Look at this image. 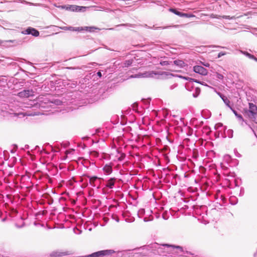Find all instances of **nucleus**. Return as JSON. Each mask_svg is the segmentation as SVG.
Segmentation results:
<instances>
[{"mask_svg":"<svg viewBox=\"0 0 257 257\" xmlns=\"http://www.w3.org/2000/svg\"><path fill=\"white\" fill-rule=\"evenodd\" d=\"M114 250L113 249L102 250L86 255L85 257H103L105 255H110L114 253Z\"/></svg>","mask_w":257,"mask_h":257,"instance_id":"nucleus-1","label":"nucleus"},{"mask_svg":"<svg viewBox=\"0 0 257 257\" xmlns=\"http://www.w3.org/2000/svg\"><path fill=\"white\" fill-rule=\"evenodd\" d=\"M257 115V106L253 103H249L248 115L251 118H255Z\"/></svg>","mask_w":257,"mask_h":257,"instance_id":"nucleus-2","label":"nucleus"},{"mask_svg":"<svg viewBox=\"0 0 257 257\" xmlns=\"http://www.w3.org/2000/svg\"><path fill=\"white\" fill-rule=\"evenodd\" d=\"M169 11L176 15L179 16L180 17H185V18H192L194 17V15L189 14V13H184L178 11L177 9L175 8H170Z\"/></svg>","mask_w":257,"mask_h":257,"instance_id":"nucleus-3","label":"nucleus"},{"mask_svg":"<svg viewBox=\"0 0 257 257\" xmlns=\"http://www.w3.org/2000/svg\"><path fill=\"white\" fill-rule=\"evenodd\" d=\"M22 34L24 35H32L33 36L38 37L39 36L40 33L39 31L37 29L29 27L27 28L26 30L23 31Z\"/></svg>","mask_w":257,"mask_h":257,"instance_id":"nucleus-4","label":"nucleus"},{"mask_svg":"<svg viewBox=\"0 0 257 257\" xmlns=\"http://www.w3.org/2000/svg\"><path fill=\"white\" fill-rule=\"evenodd\" d=\"M34 91L32 89H24L18 93V96L21 98H28L34 95Z\"/></svg>","mask_w":257,"mask_h":257,"instance_id":"nucleus-5","label":"nucleus"},{"mask_svg":"<svg viewBox=\"0 0 257 257\" xmlns=\"http://www.w3.org/2000/svg\"><path fill=\"white\" fill-rule=\"evenodd\" d=\"M193 71L196 73H198L203 76H205L207 74V70L200 65H195L193 67Z\"/></svg>","mask_w":257,"mask_h":257,"instance_id":"nucleus-6","label":"nucleus"},{"mask_svg":"<svg viewBox=\"0 0 257 257\" xmlns=\"http://www.w3.org/2000/svg\"><path fill=\"white\" fill-rule=\"evenodd\" d=\"M156 74L154 73L153 72H146L144 73H140L138 74H135L134 75H132L131 77L132 78H138V77H153V75Z\"/></svg>","mask_w":257,"mask_h":257,"instance_id":"nucleus-7","label":"nucleus"},{"mask_svg":"<svg viewBox=\"0 0 257 257\" xmlns=\"http://www.w3.org/2000/svg\"><path fill=\"white\" fill-rule=\"evenodd\" d=\"M182 25H172V26H168L166 27H155V25H153L152 27H148V29H154V30H161V29H166L169 28H179L180 27H182Z\"/></svg>","mask_w":257,"mask_h":257,"instance_id":"nucleus-8","label":"nucleus"},{"mask_svg":"<svg viewBox=\"0 0 257 257\" xmlns=\"http://www.w3.org/2000/svg\"><path fill=\"white\" fill-rule=\"evenodd\" d=\"M103 171L106 175H109L112 172V165L111 163L105 164L103 168Z\"/></svg>","mask_w":257,"mask_h":257,"instance_id":"nucleus-9","label":"nucleus"},{"mask_svg":"<svg viewBox=\"0 0 257 257\" xmlns=\"http://www.w3.org/2000/svg\"><path fill=\"white\" fill-rule=\"evenodd\" d=\"M218 94L219 95L225 105L230 108L232 106L230 105V102L227 97L220 92L218 93Z\"/></svg>","mask_w":257,"mask_h":257,"instance_id":"nucleus-10","label":"nucleus"},{"mask_svg":"<svg viewBox=\"0 0 257 257\" xmlns=\"http://www.w3.org/2000/svg\"><path fill=\"white\" fill-rule=\"evenodd\" d=\"M68 254H69L68 253V252H67V251L62 252V251H53L51 253L50 255L52 257H61V256H63L66 255Z\"/></svg>","mask_w":257,"mask_h":257,"instance_id":"nucleus-11","label":"nucleus"},{"mask_svg":"<svg viewBox=\"0 0 257 257\" xmlns=\"http://www.w3.org/2000/svg\"><path fill=\"white\" fill-rule=\"evenodd\" d=\"M116 181V178H109L106 182V187L112 189L114 187L115 182Z\"/></svg>","mask_w":257,"mask_h":257,"instance_id":"nucleus-12","label":"nucleus"},{"mask_svg":"<svg viewBox=\"0 0 257 257\" xmlns=\"http://www.w3.org/2000/svg\"><path fill=\"white\" fill-rule=\"evenodd\" d=\"M82 29V31H85L89 32H93L95 30H100L98 28L94 27V26H91V27H80Z\"/></svg>","mask_w":257,"mask_h":257,"instance_id":"nucleus-13","label":"nucleus"},{"mask_svg":"<svg viewBox=\"0 0 257 257\" xmlns=\"http://www.w3.org/2000/svg\"><path fill=\"white\" fill-rule=\"evenodd\" d=\"M63 29L64 30H69L70 31H76V32H82V29L80 28V27H74L72 26L69 27H64Z\"/></svg>","mask_w":257,"mask_h":257,"instance_id":"nucleus-14","label":"nucleus"},{"mask_svg":"<svg viewBox=\"0 0 257 257\" xmlns=\"http://www.w3.org/2000/svg\"><path fill=\"white\" fill-rule=\"evenodd\" d=\"M85 7H79L75 5H68V11H80L81 8H84Z\"/></svg>","mask_w":257,"mask_h":257,"instance_id":"nucleus-15","label":"nucleus"},{"mask_svg":"<svg viewBox=\"0 0 257 257\" xmlns=\"http://www.w3.org/2000/svg\"><path fill=\"white\" fill-rule=\"evenodd\" d=\"M173 63L174 65L178 66L179 68H182L185 66V62L181 60H176L173 61Z\"/></svg>","mask_w":257,"mask_h":257,"instance_id":"nucleus-16","label":"nucleus"},{"mask_svg":"<svg viewBox=\"0 0 257 257\" xmlns=\"http://www.w3.org/2000/svg\"><path fill=\"white\" fill-rule=\"evenodd\" d=\"M230 109L231 110V111L233 112V113L234 114L235 116L238 118V119L239 121H245L243 118L242 117L241 114L238 113L237 111H236L233 107L231 106Z\"/></svg>","mask_w":257,"mask_h":257,"instance_id":"nucleus-17","label":"nucleus"},{"mask_svg":"<svg viewBox=\"0 0 257 257\" xmlns=\"http://www.w3.org/2000/svg\"><path fill=\"white\" fill-rule=\"evenodd\" d=\"M240 52L242 54H243L244 55H245V56L248 57V58H249L250 59H252V60H254L255 61L257 62V58L254 55L249 53L247 51H240Z\"/></svg>","mask_w":257,"mask_h":257,"instance_id":"nucleus-18","label":"nucleus"},{"mask_svg":"<svg viewBox=\"0 0 257 257\" xmlns=\"http://www.w3.org/2000/svg\"><path fill=\"white\" fill-rule=\"evenodd\" d=\"M117 152L118 155L116 156L118 161L121 162L125 158V154L119 150H117Z\"/></svg>","mask_w":257,"mask_h":257,"instance_id":"nucleus-19","label":"nucleus"},{"mask_svg":"<svg viewBox=\"0 0 257 257\" xmlns=\"http://www.w3.org/2000/svg\"><path fill=\"white\" fill-rule=\"evenodd\" d=\"M116 27H130L132 28H136V25L135 24H121L119 25H117L116 26Z\"/></svg>","mask_w":257,"mask_h":257,"instance_id":"nucleus-20","label":"nucleus"},{"mask_svg":"<svg viewBox=\"0 0 257 257\" xmlns=\"http://www.w3.org/2000/svg\"><path fill=\"white\" fill-rule=\"evenodd\" d=\"M145 214V210L143 208H142V209H140V210H139V211H138V216L139 217V218H142L143 217V216H144Z\"/></svg>","mask_w":257,"mask_h":257,"instance_id":"nucleus-21","label":"nucleus"},{"mask_svg":"<svg viewBox=\"0 0 257 257\" xmlns=\"http://www.w3.org/2000/svg\"><path fill=\"white\" fill-rule=\"evenodd\" d=\"M133 60L132 59L127 60L123 63V67H127L131 66L133 63Z\"/></svg>","mask_w":257,"mask_h":257,"instance_id":"nucleus-22","label":"nucleus"},{"mask_svg":"<svg viewBox=\"0 0 257 257\" xmlns=\"http://www.w3.org/2000/svg\"><path fill=\"white\" fill-rule=\"evenodd\" d=\"M200 93V89L199 87L195 88V92L193 93V96L195 98L198 96Z\"/></svg>","mask_w":257,"mask_h":257,"instance_id":"nucleus-23","label":"nucleus"},{"mask_svg":"<svg viewBox=\"0 0 257 257\" xmlns=\"http://www.w3.org/2000/svg\"><path fill=\"white\" fill-rule=\"evenodd\" d=\"M164 245L168 246V247H171L172 248H178V249H180V250L181 251H183V247L179 245H169V244H164Z\"/></svg>","mask_w":257,"mask_h":257,"instance_id":"nucleus-24","label":"nucleus"},{"mask_svg":"<svg viewBox=\"0 0 257 257\" xmlns=\"http://www.w3.org/2000/svg\"><path fill=\"white\" fill-rule=\"evenodd\" d=\"M220 200L222 202H219V204L221 206H223L224 204L226 203V198L223 195L220 196ZM217 203H218V202H217Z\"/></svg>","mask_w":257,"mask_h":257,"instance_id":"nucleus-25","label":"nucleus"},{"mask_svg":"<svg viewBox=\"0 0 257 257\" xmlns=\"http://www.w3.org/2000/svg\"><path fill=\"white\" fill-rule=\"evenodd\" d=\"M227 136H228V137L229 138H232L233 137V131L232 130H228L227 131Z\"/></svg>","mask_w":257,"mask_h":257,"instance_id":"nucleus-26","label":"nucleus"},{"mask_svg":"<svg viewBox=\"0 0 257 257\" xmlns=\"http://www.w3.org/2000/svg\"><path fill=\"white\" fill-rule=\"evenodd\" d=\"M221 18L224 19H227V20H233L235 19V17L232 16L230 17V16H221Z\"/></svg>","mask_w":257,"mask_h":257,"instance_id":"nucleus-27","label":"nucleus"},{"mask_svg":"<svg viewBox=\"0 0 257 257\" xmlns=\"http://www.w3.org/2000/svg\"><path fill=\"white\" fill-rule=\"evenodd\" d=\"M179 77L180 78H182L185 80H188L190 82H192L193 80V78H190V77H186V76H179Z\"/></svg>","mask_w":257,"mask_h":257,"instance_id":"nucleus-28","label":"nucleus"},{"mask_svg":"<svg viewBox=\"0 0 257 257\" xmlns=\"http://www.w3.org/2000/svg\"><path fill=\"white\" fill-rule=\"evenodd\" d=\"M216 77L217 78H218L219 80H223L224 78V76L222 74H220L217 72L216 73Z\"/></svg>","mask_w":257,"mask_h":257,"instance_id":"nucleus-29","label":"nucleus"},{"mask_svg":"<svg viewBox=\"0 0 257 257\" xmlns=\"http://www.w3.org/2000/svg\"><path fill=\"white\" fill-rule=\"evenodd\" d=\"M6 76H0V82L2 83H6L7 79L5 78Z\"/></svg>","mask_w":257,"mask_h":257,"instance_id":"nucleus-30","label":"nucleus"},{"mask_svg":"<svg viewBox=\"0 0 257 257\" xmlns=\"http://www.w3.org/2000/svg\"><path fill=\"white\" fill-rule=\"evenodd\" d=\"M153 219V216H150L149 218L148 217H145L143 220H144V221L145 222H148V221H151Z\"/></svg>","mask_w":257,"mask_h":257,"instance_id":"nucleus-31","label":"nucleus"},{"mask_svg":"<svg viewBox=\"0 0 257 257\" xmlns=\"http://www.w3.org/2000/svg\"><path fill=\"white\" fill-rule=\"evenodd\" d=\"M160 64L162 66H166V65H169V63L167 61H161L160 62Z\"/></svg>","mask_w":257,"mask_h":257,"instance_id":"nucleus-32","label":"nucleus"},{"mask_svg":"<svg viewBox=\"0 0 257 257\" xmlns=\"http://www.w3.org/2000/svg\"><path fill=\"white\" fill-rule=\"evenodd\" d=\"M226 52H220L218 54L217 58H220L221 57L226 55Z\"/></svg>","mask_w":257,"mask_h":257,"instance_id":"nucleus-33","label":"nucleus"},{"mask_svg":"<svg viewBox=\"0 0 257 257\" xmlns=\"http://www.w3.org/2000/svg\"><path fill=\"white\" fill-rule=\"evenodd\" d=\"M62 101H61L59 99H56V100H54V103L56 105H61L62 104Z\"/></svg>","mask_w":257,"mask_h":257,"instance_id":"nucleus-34","label":"nucleus"},{"mask_svg":"<svg viewBox=\"0 0 257 257\" xmlns=\"http://www.w3.org/2000/svg\"><path fill=\"white\" fill-rule=\"evenodd\" d=\"M97 178H98V177L96 176H95L90 177L89 178L90 183H91L92 181H95Z\"/></svg>","mask_w":257,"mask_h":257,"instance_id":"nucleus-35","label":"nucleus"},{"mask_svg":"<svg viewBox=\"0 0 257 257\" xmlns=\"http://www.w3.org/2000/svg\"><path fill=\"white\" fill-rule=\"evenodd\" d=\"M220 17H221V16H218V15H217L211 14V15H210V18H211L219 19Z\"/></svg>","mask_w":257,"mask_h":257,"instance_id":"nucleus-36","label":"nucleus"},{"mask_svg":"<svg viewBox=\"0 0 257 257\" xmlns=\"http://www.w3.org/2000/svg\"><path fill=\"white\" fill-rule=\"evenodd\" d=\"M58 7L61 9H65L66 10H68V6L66 5L59 6Z\"/></svg>","mask_w":257,"mask_h":257,"instance_id":"nucleus-37","label":"nucleus"},{"mask_svg":"<svg viewBox=\"0 0 257 257\" xmlns=\"http://www.w3.org/2000/svg\"><path fill=\"white\" fill-rule=\"evenodd\" d=\"M198 157V154L197 152H196L195 151H193V157L195 159H197Z\"/></svg>","mask_w":257,"mask_h":257,"instance_id":"nucleus-38","label":"nucleus"},{"mask_svg":"<svg viewBox=\"0 0 257 257\" xmlns=\"http://www.w3.org/2000/svg\"><path fill=\"white\" fill-rule=\"evenodd\" d=\"M192 82H195L196 83H199L200 84H203V83H204V82H203V81H200V80L194 79V78H193V80Z\"/></svg>","mask_w":257,"mask_h":257,"instance_id":"nucleus-39","label":"nucleus"},{"mask_svg":"<svg viewBox=\"0 0 257 257\" xmlns=\"http://www.w3.org/2000/svg\"><path fill=\"white\" fill-rule=\"evenodd\" d=\"M234 152H235V155H236V156L237 157L239 158V157H241V155H240V154H239V153L236 151V150H234Z\"/></svg>","mask_w":257,"mask_h":257,"instance_id":"nucleus-40","label":"nucleus"},{"mask_svg":"<svg viewBox=\"0 0 257 257\" xmlns=\"http://www.w3.org/2000/svg\"><path fill=\"white\" fill-rule=\"evenodd\" d=\"M97 76H98L99 77H101L102 76V74H101V72L100 71H98L97 73Z\"/></svg>","mask_w":257,"mask_h":257,"instance_id":"nucleus-41","label":"nucleus"},{"mask_svg":"<svg viewBox=\"0 0 257 257\" xmlns=\"http://www.w3.org/2000/svg\"><path fill=\"white\" fill-rule=\"evenodd\" d=\"M24 225H25V223H24V222L23 223V224H22V225H20V226L18 225V224H16V226L18 228H22V227H23Z\"/></svg>","mask_w":257,"mask_h":257,"instance_id":"nucleus-42","label":"nucleus"},{"mask_svg":"<svg viewBox=\"0 0 257 257\" xmlns=\"http://www.w3.org/2000/svg\"><path fill=\"white\" fill-rule=\"evenodd\" d=\"M162 217L165 220L168 219V217H167L166 215L164 213L163 214Z\"/></svg>","mask_w":257,"mask_h":257,"instance_id":"nucleus-43","label":"nucleus"},{"mask_svg":"<svg viewBox=\"0 0 257 257\" xmlns=\"http://www.w3.org/2000/svg\"><path fill=\"white\" fill-rule=\"evenodd\" d=\"M11 64L12 65V66H15V67L18 66L17 63L16 62H13V63H11Z\"/></svg>","mask_w":257,"mask_h":257,"instance_id":"nucleus-44","label":"nucleus"},{"mask_svg":"<svg viewBox=\"0 0 257 257\" xmlns=\"http://www.w3.org/2000/svg\"><path fill=\"white\" fill-rule=\"evenodd\" d=\"M69 144V143H66L65 144V145H64V148H66V147H67L68 146Z\"/></svg>","mask_w":257,"mask_h":257,"instance_id":"nucleus-45","label":"nucleus"},{"mask_svg":"<svg viewBox=\"0 0 257 257\" xmlns=\"http://www.w3.org/2000/svg\"><path fill=\"white\" fill-rule=\"evenodd\" d=\"M67 68L68 69H76L75 67H67Z\"/></svg>","mask_w":257,"mask_h":257,"instance_id":"nucleus-46","label":"nucleus"},{"mask_svg":"<svg viewBox=\"0 0 257 257\" xmlns=\"http://www.w3.org/2000/svg\"><path fill=\"white\" fill-rule=\"evenodd\" d=\"M213 47H219V48H225V47H221V46H214Z\"/></svg>","mask_w":257,"mask_h":257,"instance_id":"nucleus-47","label":"nucleus"},{"mask_svg":"<svg viewBox=\"0 0 257 257\" xmlns=\"http://www.w3.org/2000/svg\"><path fill=\"white\" fill-rule=\"evenodd\" d=\"M204 65L206 67H209V64L208 63H206V64H204Z\"/></svg>","mask_w":257,"mask_h":257,"instance_id":"nucleus-48","label":"nucleus"},{"mask_svg":"<svg viewBox=\"0 0 257 257\" xmlns=\"http://www.w3.org/2000/svg\"><path fill=\"white\" fill-rule=\"evenodd\" d=\"M7 218L5 217L4 218L2 219V221L3 222H4L6 220Z\"/></svg>","mask_w":257,"mask_h":257,"instance_id":"nucleus-49","label":"nucleus"},{"mask_svg":"<svg viewBox=\"0 0 257 257\" xmlns=\"http://www.w3.org/2000/svg\"><path fill=\"white\" fill-rule=\"evenodd\" d=\"M254 257H257V251L254 253Z\"/></svg>","mask_w":257,"mask_h":257,"instance_id":"nucleus-50","label":"nucleus"},{"mask_svg":"<svg viewBox=\"0 0 257 257\" xmlns=\"http://www.w3.org/2000/svg\"><path fill=\"white\" fill-rule=\"evenodd\" d=\"M144 27H145V28H148V27H149V26H148L147 24H145V25H144Z\"/></svg>","mask_w":257,"mask_h":257,"instance_id":"nucleus-51","label":"nucleus"},{"mask_svg":"<svg viewBox=\"0 0 257 257\" xmlns=\"http://www.w3.org/2000/svg\"><path fill=\"white\" fill-rule=\"evenodd\" d=\"M115 220H116V221H117V222H119V218H117L115 219Z\"/></svg>","mask_w":257,"mask_h":257,"instance_id":"nucleus-52","label":"nucleus"},{"mask_svg":"<svg viewBox=\"0 0 257 257\" xmlns=\"http://www.w3.org/2000/svg\"><path fill=\"white\" fill-rule=\"evenodd\" d=\"M25 148H29V146H28V145H26L25 146Z\"/></svg>","mask_w":257,"mask_h":257,"instance_id":"nucleus-53","label":"nucleus"},{"mask_svg":"<svg viewBox=\"0 0 257 257\" xmlns=\"http://www.w3.org/2000/svg\"><path fill=\"white\" fill-rule=\"evenodd\" d=\"M109 30H114V28H110Z\"/></svg>","mask_w":257,"mask_h":257,"instance_id":"nucleus-54","label":"nucleus"},{"mask_svg":"<svg viewBox=\"0 0 257 257\" xmlns=\"http://www.w3.org/2000/svg\"><path fill=\"white\" fill-rule=\"evenodd\" d=\"M37 148H39V146H36V148H35V149H36Z\"/></svg>","mask_w":257,"mask_h":257,"instance_id":"nucleus-55","label":"nucleus"},{"mask_svg":"<svg viewBox=\"0 0 257 257\" xmlns=\"http://www.w3.org/2000/svg\"><path fill=\"white\" fill-rule=\"evenodd\" d=\"M202 85H205H205H206V84L205 83V82L203 83V84H202Z\"/></svg>","mask_w":257,"mask_h":257,"instance_id":"nucleus-56","label":"nucleus"},{"mask_svg":"<svg viewBox=\"0 0 257 257\" xmlns=\"http://www.w3.org/2000/svg\"><path fill=\"white\" fill-rule=\"evenodd\" d=\"M173 88H174V86H171V89H172Z\"/></svg>","mask_w":257,"mask_h":257,"instance_id":"nucleus-57","label":"nucleus"},{"mask_svg":"<svg viewBox=\"0 0 257 257\" xmlns=\"http://www.w3.org/2000/svg\"><path fill=\"white\" fill-rule=\"evenodd\" d=\"M34 225H37V223L36 222H34Z\"/></svg>","mask_w":257,"mask_h":257,"instance_id":"nucleus-58","label":"nucleus"},{"mask_svg":"<svg viewBox=\"0 0 257 257\" xmlns=\"http://www.w3.org/2000/svg\"><path fill=\"white\" fill-rule=\"evenodd\" d=\"M218 125H219V126H222V124L221 123H219V124H218Z\"/></svg>","mask_w":257,"mask_h":257,"instance_id":"nucleus-59","label":"nucleus"},{"mask_svg":"<svg viewBox=\"0 0 257 257\" xmlns=\"http://www.w3.org/2000/svg\"><path fill=\"white\" fill-rule=\"evenodd\" d=\"M85 138H87V139H88V137H85L83 138V139H85Z\"/></svg>","mask_w":257,"mask_h":257,"instance_id":"nucleus-60","label":"nucleus"},{"mask_svg":"<svg viewBox=\"0 0 257 257\" xmlns=\"http://www.w3.org/2000/svg\"><path fill=\"white\" fill-rule=\"evenodd\" d=\"M85 147H86V146L84 145V147H83V149H84Z\"/></svg>","mask_w":257,"mask_h":257,"instance_id":"nucleus-61","label":"nucleus"},{"mask_svg":"<svg viewBox=\"0 0 257 257\" xmlns=\"http://www.w3.org/2000/svg\"><path fill=\"white\" fill-rule=\"evenodd\" d=\"M1 43H2V42H1V41L0 40V45L1 44Z\"/></svg>","mask_w":257,"mask_h":257,"instance_id":"nucleus-62","label":"nucleus"}]
</instances>
